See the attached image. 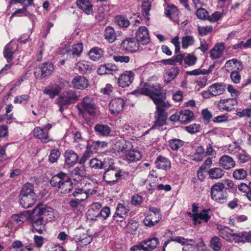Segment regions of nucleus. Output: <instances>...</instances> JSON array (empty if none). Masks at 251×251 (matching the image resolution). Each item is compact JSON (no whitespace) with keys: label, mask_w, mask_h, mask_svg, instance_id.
<instances>
[{"label":"nucleus","mask_w":251,"mask_h":251,"mask_svg":"<svg viewBox=\"0 0 251 251\" xmlns=\"http://www.w3.org/2000/svg\"><path fill=\"white\" fill-rule=\"evenodd\" d=\"M132 94L138 96L145 95L151 99L155 105L168 103L165 101L167 98L166 90L164 89L159 83L155 84L142 82L137 89L134 90Z\"/></svg>","instance_id":"nucleus-1"},{"label":"nucleus","mask_w":251,"mask_h":251,"mask_svg":"<svg viewBox=\"0 0 251 251\" xmlns=\"http://www.w3.org/2000/svg\"><path fill=\"white\" fill-rule=\"evenodd\" d=\"M19 202L25 208L31 207L37 201V196L34 190V184L26 182L24 184L19 195Z\"/></svg>","instance_id":"nucleus-2"},{"label":"nucleus","mask_w":251,"mask_h":251,"mask_svg":"<svg viewBox=\"0 0 251 251\" xmlns=\"http://www.w3.org/2000/svg\"><path fill=\"white\" fill-rule=\"evenodd\" d=\"M107 166L104 169L102 179L107 185L113 186L115 185L123 176L122 171L119 168L115 166L113 158L110 161Z\"/></svg>","instance_id":"nucleus-3"},{"label":"nucleus","mask_w":251,"mask_h":251,"mask_svg":"<svg viewBox=\"0 0 251 251\" xmlns=\"http://www.w3.org/2000/svg\"><path fill=\"white\" fill-rule=\"evenodd\" d=\"M170 105L169 103L156 105V111L154 112V121L151 129L159 128L167 125V113L166 108H169Z\"/></svg>","instance_id":"nucleus-4"},{"label":"nucleus","mask_w":251,"mask_h":251,"mask_svg":"<svg viewBox=\"0 0 251 251\" xmlns=\"http://www.w3.org/2000/svg\"><path fill=\"white\" fill-rule=\"evenodd\" d=\"M107 146V143L105 141L89 140L87 142L86 150L83 153L80 158L79 164L83 165L90 158L91 154L96 152L99 150H101Z\"/></svg>","instance_id":"nucleus-5"},{"label":"nucleus","mask_w":251,"mask_h":251,"mask_svg":"<svg viewBox=\"0 0 251 251\" xmlns=\"http://www.w3.org/2000/svg\"><path fill=\"white\" fill-rule=\"evenodd\" d=\"M225 185L222 182L214 183L210 189L211 199L215 201L223 203L227 200L228 194L224 191Z\"/></svg>","instance_id":"nucleus-6"},{"label":"nucleus","mask_w":251,"mask_h":251,"mask_svg":"<svg viewBox=\"0 0 251 251\" xmlns=\"http://www.w3.org/2000/svg\"><path fill=\"white\" fill-rule=\"evenodd\" d=\"M80 96V93L79 91L73 89L68 90L64 91L62 95L58 97L59 103L61 106L71 105L77 101Z\"/></svg>","instance_id":"nucleus-7"},{"label":"nucleus","mask_w":251,"mask_h":251,"mask_svg":"<svg viewBox=\"0 0 251 251\" xmlns=\"http://www.w3.org/2000/svg\"><path fill=\"white\" fill-rule=\"evenodd\" d=\"M33 210L46 222L51 221L54 218L53 209L46 204L39 203Z\"/></svg>","instance_id":"nucleus-8"},{"label":"nucleus","mask_w":251,"mask_h":251,"mask_svg":"<svg viewBox=\"0 0 251 251\" xmlns=\"http://www.w3.org/2000/svg\"><path fill=\"white\" fill-rule=\"evenodd\" d=\"M120 47L123 50L134 52L139 50V43L134 37H126L122 41Z\"/></svg>","instance_id":"nucleus-9"},{"label":"nucleus","mask_w":251,"mask_h":251,"mask_svg":"<svg viewBox=\"0 0 251 251\" xmlns=\"http://www.w3.org/2000/svg\"><path fill=\"white\" fill-rule=\"evenodd\" d=\"M29 219L31 221L34 230L40 234L43 233V231L45 229V224L44 223V220L41 217L35 213L33 210H32L29 215Z\"/></svg>","instance_id":"nucleus-10"},{"label":"nucleus","mask_w":251,"mask_h":251,"mask_svg":"<svg viewBox=\"0 0 251 251\" xmlns=\"http://www.w3.org/2000/svg\"><path fill=\"white\" fill-rule=\"evenodd\" d=\"M65 164L68 167L74 166L77 163L79 164L78 154L72 150L66 151L64 154Z\"/></svg>","instance_id":"nucleus-11"},{"label":"nucleus","mask_w":251,"mask_h":251,"mask_svg":"<svg viewBox=\"0 0 251 251\" xmlns=\"http://www.w3.org/2000/svg\"><path fill=\"white\" fill-rule=\"evenodd\" d=\"M218 234L220 237L229 242L234 241L236 242L237 233H232L233 230L228 227L223 226H219L217 227Z\"/></svg>","instance_id":"nucleus-12"},{"label":"nucleus","mask_w":251,"mask_h":251,"mask_svg":"<svg viewBox=\"0 0 251 251\" xmlns=\"http://www.w3.org/2000/svg\"><path fill=\"white\" fill-rule=\"evenodd\" d=\"M81 104L86 112L91 116H95L96 105L92 98L88 96L85 97L81 101Z\"/></svg>","instance_id":"nucleus-13"},{"label":"nucleus","mask_w":251,"mask_h":251,"mask_svg":"<svg viewBox=\"0 0 251 251\" xmlns=\"http://www.w3.org/2000/svg\"><path fill=\"white\" fill-rule=\"evenodd\" d=\"M134 79V73L131 71H126L118 78V83L120 87L129 86Z\"/></svg>","instance_id":"nucleus-14"},{"label":"nucleus","mask_w":251,"mask_h":251,"mask_svg":"<svg viewBox=\"0 0 251 251\" xmlns=\"http://www.w3.org/2000/svg\"><path fill=\"white\" fill-rule=\"evenodd\" d=\"M125 100L121 98H117L112 100L109 103V110L112 114H117L123 110Z\"/></svg>","instance_id":"nucleus-15"},{"label":"nucleus","mask_w":251,"mask_h":251,"mask_svg":"<svg viewBox=\"0 0 251 251\" xmlns=\"http://www.w3.org/2000/svg\"><path fill=\"white\" fill-rule=\"evenodd\" d=\"M137 42L143 45L149 43L150 38L148 28L146 26H140L136 32V38Z\"/></svg>","instance_id":"nucleus-16"},{"label":"nucleus","mask_w":251,"mask_h":251,"mask_svg":"<svg viewBox=\"0 0 251 251\" xmlns=\"http://www.w3.org/2000/svg\"><path fill=\"white\" fill-rule=\"evenodd\" d=\"M112 157H106L101 160L97 158H94L90 160L89 164L92 169H104L107 166L108 164H110V160Z\"/></svg>","instance_id":"nucleus-17"},{"label":"nucleus","mask_w":251,"mask_h":251,"mask_svg":"<svg viewBox=\"0 0 251 251\" xmlns=\"http://www.w3.org/2000/svg\"><path fill=\"white\" fill-rule=\"evenodd\" d=\"M18 47V45L16 42L12 41L5 46L3 53L7 62H9L12 60L13 55L17 50Z\"/></svg>","instance_id":"nucleus-18"},{"label":"nucleus","mask_w":251,"mask_h":251,"mask_svg":"<svg viewBox=\"0 0 251 251\" xmlns=\"http://www.w3.org/2000/svg\"><path fill=\"white\" fill-rule=\"evenodd\" d=\"M69 176L68 174L60 172L51 177L50 183L52 186L56 187L58 188L60 185H61L64 181H66V179Z\"/></svg>","instance_id":"nucleus-19"},{"label":"nucleus","mask_w":251,"mask_h":251,"mask_svg":"<svg viewBox=\"0 0 251 251\" xmlns=\"http://www.w3.org/2000/svg\"><path fill=\"white\" fill-rule=\"evenodd\" d=\"M33 136L41 140L42 143H47L50 140L49 138V132L48 130H45V129L38 126L34 128L33 130Z\"/></svg>","instance_id":"nucleus-20"},{"label":"nucleus","mask_w":251,"mask_h":251,"mask_svg":"<svg viewBox=\"0 0 251 251\" xmlns=\"http://www.w3.org/2000/svg\"><path fill=\"white\" fill-rule=\"evenodd\" d=\"M117 71H118V68L116 65L112 63H107L100 65L97 70V73L100 75H113Z\"/></svg>","instance_id":"nucleus-21"},{"label":"nucleus","mask_w":251,"mask_h":251,"mask_svg":"<svg viewBox=\"0 0 251 251\" xmlns=\"http://www.w3.org/2000/svg\"><path fill=\"white\" fill-rule=\"evenodd\" d=\"M76 4L78 8L89 15L94 13L93 5L89 0H77Z\"/></svg>","instance_id":"nucleus-22"},{"label":"nucleus","mask_w":251,"mask_h":251,"mask_svg":"<svg viewBox=\"0 0 251 251\" xmlns=\"http://www.w3.org/2000/svg\"><path fill=\"white\" fill-rule=\"evenodd\" d=\"M75 88L84 90L89 85L88 80L86 77L82 75L75 76L72 81Z\"/></svg>","instance_id":"nucleus-23"},{"label":"nucleus","mask_w":251,"mask_h":251,"mask_svg":"<svg viewBox=\"0 0 251 251\" xmlns=\"http://www.w3.org/2000/svg\"><path fill=\"white\" fill-rule=\"evenodd\" d=\"M236 103V100L234 99L221 100L218 104V107L221 110L230 111L234 108L233 106Z\"/></svg>","instance_id":"nucleus-24"},{"label":"nucleus","mask_w":251,"mask_h":251,"mask_svg":"<svg viewBox=\"0 0 251 251\" xmlns=\"http://www.w3.org/2000/svg\"><path fill=\"white\" fill-rule=\"evenodd\" d=\"M159 242L158 239L154 237L142 240L140 243L144 246V251H152L157 247Z\"/></svg>","instance_id":"nucleus-25"},{"label":"nucleus","mask_w":251,"mask_h":251,"mask_svg":"<svg viewBox=\"0 0 251 251\" xmlns=\"http://www.w3.org/2000/svg\"><path fill=\"white\" fill-rule=\"evenodd\" d=\"M76 69L81 74H90L93 70L92 64L85 60L78 62L76 65Z\"/></svg>","instance_id":"nucleus-26"},{"label":"nucleus","mask_w":251,"mask_h":251,"mask_svg":"<svg viewBox=\"0 0 251 251\" xmlns=\"http://www.w3.org/2000/svg\"><path fill=\"white\" fill-rule=\"evenodd\" d=\"M53 64L49 62H46L39 67V69L41 71L40 78L43 79L51 75L54 70Z\"/></svg>","instance_id":"nucleus-27"},{"label":"nucleus","mask_w":251,"mask_h":251,"mask_svg":"<svg viewBox=\"0 0 251 251\" xmlns=\"http://www.w3.org/2000/svg\"><path fill=\"white\" fill-rule=\"evenodd\" d=\"M219 163L225 170H229L235 166L234 159L227 155L222 156L219 159Z\"/></svg>","instance_id":"nucleus-28"},{"label":"nucleus","mask_w":251,"mask_h":251,"mask_svg":"<svg viewBox=\"0 0 251 251\" xmlns=\"http://www.w3.org/2000/svg\"><path fill=\"white\" fill-rule=\"evenodd\" d=\"M156 167L158 169L167 170L171 168V164L170 160L161 155L158 156L155 161Z\"/></svg>","instance_id":"nucleus-29"},{"label":"nucleus","mask_w":251,"mask_h":251,"mask_svg":"<svg viewBox=\"0 0 251 251\" xmlns=\"http://www.w3.org/2000/svg\"><path fill=\"white\" fill-rule=\"evenodd\" d=\"M226 85L225 83H215L209 86V91L212 96H216L222 94L226 90Z\"/></svg>","instance_id":"nucleus-30"},{"label":"nucleus","mask_w":251,"mask_h":251,"mask_svg":"<svg viewBox=\"0 0 251 251\" xmlns=\"http://www.w3.org/2000/svg\"><path fill=\"white\" fill-rule=\"evenodd\" d=\"M61 90V87L55 84L45 87L43 92L44 94L49 95L50 99H53L55 96L59 95Z\"/></svg>","instance_id":"nucleus-31"},{"label":"nucleus","mask_w":251,"mask_h":251,"mask_svg":"<svg viewBox=\"0 0 251 251\" xmlns=\"http://www.w3.org/2000/svg\"><path fill=\"white\" fill-rule=\"evenodd\" d=\"M194 117V113L191 110L185 109L179 112L180 123L182 124H187L191 122Z\"/></svg>","instance_id":"nucleus-32"},{"label":"nucleus","mask_w":251,"mask_h":251,"mask_svg":"<svg viewBox=\"0 0 251 251\" xmlns=\"http://www.w3.org/2000/svg\"><path fill=\"white\" fill-rule=\"evenodd\" d=\"M96 133L100 136H108L111 132V129L107 125L98 124L94 126Z\"/></svg>","instance_id":"nucleus-33"},{"label":"nucleus","mask_w":251,"mask_h":251,"mask_svg":"<svg viewBox=\"0 0 251 251\" xmlns=\"http://www.w3.org/2000/svg\"><path fill=\"white\" fill-rule=\"evenodd\" d=\"M207 173L211 179H218L223 177L225 172L220 168L214 167L210 169Z\"/></svg>","instance_id":"nucleus-34"},{"label":"nucleus","mask_w":251,"mask_h":251,"mask_svg":"<svg viewBox=\"0 0 251 251\" xmlns=\"http://www.w3.org/2000/svg\"><path fill=\"white\" fill-rule=\"evenodd\" d=\"M225 46L223 43H218L210 50V57L213 59L219 58L222 55Z\"/></svg>","instance_id":"nucleus-35"},{"label":"nucleus","mask_w":251,"mask_h":251,"mask_svg":"<svg viewBox=\"0 0 251 251\" xmlns=\"http://www.w3.org/2000/svg\"><path fill=\"white\" fill-rule=\"evenodd\" d=\"M179 69L177 67L171 68L164 75V82L166 83L170 82L179 74Z\"/></svg>","instance_id":"nucleus-36"},{"label":"nucleus","mask_w":251,"mask_h":251,"mask_svg":"<svg viewBox=\"0 0 251 251\" xmlns=\"http://www.w3.org/2000/svg\"><path fill=\"white\" fill-rule=\"evenodd\" d=\"M74 185L72 179L69 176L61 185L58 188V191L62 194H68L73 190Z\"/></svg>","instance_id":"nucleus-37"},{"label":"nucleus","mask_w":251,"mask_h":251,"mask_svg":"<svg viewBox=\"0 0 251 251\" xmlns=\"http://www.w3.org/2000/svg\"><path fill=\"white\" fill-rule=\"evenodd\" d=\"M104 54L103 50L99 47L92 48L89 51L90 58L93 61H98L102 57Z\"/></svg>","instance_id":"nucleus-38"},{"label":"nucleus","mask_w":251,"mask_h":251,"mask_svg":"<svg viewBox=\"0 0 251 251\" xmlns=\"http://www.w3.org/2000/svg\"><path fill=\"white\" fill-rule=\"evenodd\" d=\"M161 219V215H147L143 220V223L147 226L151 227L157 224Z\"/></svg>","instance_id":"nucleus-39"},{"label":"nucleus","mask_w":251,"mask_h":251,"mask_svg":"<svg viewBox=\"0 0 251 251\" xmlns=\"http://www.w3.org/2000/svg\"><path fill=\"white\" fill-rule=\"evenodd\" d=\"M130 211L128 206L124 204L119 203L116 208L115 215H120V218L126 219Z\"/></svg>","instance_id":"nucleus-40"},{"label":"nucleus","mask_w":251,"mask_h":251,"mask_svg":"<svg viewBox=\"0 0 251 251\" xmlns=\"http://www.w3.org/2000/svg\"><path fill=\"white\" fill-rule=\"evenodd\" d=\"M104 38L110 43H112L116 40L117 35L114 29L111 26H107L104 30Z\"/></svg>","instance_id":"nucleus-41"},{"label":"nucleus","mask_w":251,"mask_h":251,"mask_svg":"<svg viewBox=\"0 0 251 251\" xmlns=\"http://www.w3.org/2000/svg\"><path fill=\"white\" fill-rule=\"evenodd\" d=\"M185 144V142L177 138H172L168 141L169 147L173 151H178Z\"/></svg>","instance_id":"nucleus-42"},{"label":"nucleus","mask_w":251,"mask_h":251,"mask_svg":"<svg viewBox=\"0 0 251 251\" xmlns=\"http://www.w3.org/2000/svg\"><path fill=\"white\" fill-rule=\"evenodd\" d=\"M74 191L69 196H73L77 198L78 200L84 201L87 199V196L83 192L82 187L79 188L76 184L74 185Z\"/></svg>","instance_id":"nucleus-43"},{"label":"nucleus","mask_w":251,"mask_h":251,"mask_svg":"<svg viewBox=\"0 0 251 251\" xmlns=\"http://www.w3.org/2000/svg\"><path fill=\"white\" fill-rule=\"evenodd\" d=\"M238 188L240 191L245 193V195L248 199L251 201V181L248 184L245 183H241L238 185Z\"/></svg>","instance_id":"nucleus-44"},{"label":"nucleus","mask_w":251,"mask_h":251,"mask_svg":"<svg viewBox=\"0 0 251 251\" xmlns=\"http://www.w3.org/2000/svg\"><path fill=\"white\" fill-rule=\"evenodd\" d=\"M83 192L87 196V199L97 192L96 187L92 183H86L82 187Z\"/></svg>","instance_id":"nucleus-45"},{"label":"nucleus","mask_w":251,"mask_h":251,"mask_svg":"<svg viewBox=\"0 0 251 251\" xmlns=\"http://www.w3.org/2000/svg\"><path fill=\"white\" fill-rule=\"evenodd\" d=\"M251 242V232L246 231L237 233L236 243Z\"/></svg>","instance_id":"nucleus-46"},{"label":"nucleus","mask_w":251,"mask_h":251,"mask_svg":"<svg viewBox=\"0 0 251 251\" xmlns=\"http://www.w3.org/2000/svg\"><path fill=\"white\" fill-rule=\"evenodd\" d=\"M126 157L130 162H133L139 160L142 155L139 151H131L126 154Z\"/></svg>","instance_id":"nucleus-47"},{"label":"nucleus","mask_w":251,"mask_h":251,"mask_svg":"<svg viewBox=\"0 0 251 251\" xmlns=\"http://www.w3.org/2000/svg\"><path fill=\"white\" fill-rule=\"evenodd\" d=\"M209 247L212 251H220L222 247V244L220 241V239L217 237H213L209 242Z\"/></svg>","instance_id":"nucleus-48"},{"label":"nucleus","mask_w":251,"mask_h":251,"mask_svg":"<svg viewBox=\"0 0 251 251\" xmlns=\"http://www.w3.org/2000/svg\"><path fill=\"white\" fill-rule=\"evenodd\" d=\"M165 14L171 19L175 18L178 16V10L174 5L168 6L165 9Z\"/></svg>","instance_id":"nucleus-49"},{"label":"nucleus","mask_w":251,"mask_h":251,"mask_svg":"<svg viewBox=\"0 0 251 251\" xmlns=\"http://www.w3.org/2000/svg\"><path fill=\"white\" fill-rule=\"evenodd\" d=\"M115 22L121 27H127L129 26L130 22L127 18L123 15H117L115 17Z\"/></svg>","instance_id":"nucleus-50"},{"label":"nucleus","mask_w":251,"mask_h":251,"mask_svg":"<svg viewBox=\"0 0 251 251\" xmlns=\"http://www.w3.org/2000/svg\"><path fill=\"white\" fill-rule=\"evenodd\" d=\"M210 210V209H204L200 213H194V219L200 218L201 220H204L206 223L208 222L211 217L208 214Z\"/></svg>","instance_id":"nucleus-51"},{"label":"nucleus","mask_w":251,"mask_h":251,"mask_svg":"<svg viewBox=\"0 0 251 251\" xmlns=\"http://www.w3.org/2000/svg\"><path fill=\"white\" fill-rule=\"evenodd\" d=\"M248 176L247 172L243 169H238L233 173V176L238 180H242L246 178Z\"/></svg>","instance_id":"nucleus-52"},{"label":"nucleus","mask_w":251,"mask_h":251,"mask_svg":"<svg viewBox=\"0 0 251 251\" xmlns=\"http://www.w3.org/2000/svg\"><path fill=\"white\" fill-rule=\"evenodd\" d=\"M194 43L193 37L190 35H186L182 38V48L187 49L189 46L193 45Z\"/></svg>","instance_id":"nucleus-53"},{"label":"nucleus","mask_w":251,"mask_h":251,"mask_svg":"<svg viewBox=\"0 0 251 251\" xmlns=\"http://www.w3.org/2000/svg\"><path fill=\"white\" fill-rule=\"evenodd\" d=\"M72 175L80 177H84L86 176V172L83 165L75 167L72 172Z\"/></svg>","instance_id":"nucleus-54"},{"label":"nucleus","mask_w":251,"mask_h":251,"mask_svg":"<svg viewBox=\"0 0 251 251\" xmlns=\"http://www.w3.org/2000/svg\"><path fill=\"white\" fill-rule=\"evenodd\" d=\"M60 152L58 149H52L50 151L49 160L50 163L56 162L60 156Z\"/></svg>","instance_id":"nucleus-55"},{"label":"nucleus","mask_w":251,"mask_h":251,"mask_svg":"<svg viewBox=\"0 0 251 251\" xmlns=\"http://www.w3.org/2000/svg\"><path fill=\"white\" fill-rule=\"evenodd\" d=\"M83 50V44L78 43L73 46L71 52L73 55L79 56Z\"/></svg>","instance_id":"nucleus-56"},{"label":"nucleus","mask_w":251,"mask_h":251,"mask_svg":"<svg viewBox=\"0 0 251 251\" xmlns=\"http://www.w3.org/2000/svg\"><path fill=\"white\" fill-rule=\"evenodd\" d=\"M110 214V208L109 206H104L98 212L96 217H101L103 220H106Z\"/></svg>","instance_id":"nucleus-57"},{"label":"nucleus","mask_w":251,"mask_h":251,"mask_svg":"<svg viewBox=\"0 0 251 251\" xmlns=\"http://www.w3.org/2000/svg\"><path fill=\"white\" fill-rule=\"evenodd\" d=\"M143 201V198L142 196L138 194H134L131 196V203L135 206L140 205L142 203Z\"/></svg>","instance_id":"nucleus-58"},{"label":"nucleus","mask_w":251,"mask_h":251,"mask_svg":"<svg viewBox=\"0 0 251 251\" xmlns=\"http://www.w3.org/2000/svg\"><path fill=\"white\" fill-rule=\"evenodd\" d=\"M196 15L199 19L202 20H208L209 16L207 11L203 8H199L196 12Z\"/></svg>","instance_id":"nucleus-59"},{"label":"nucleus","mask_w":251,"mask_h":251,"mask_svg":"<svg viewBox=\"0 0 251 251\" xmlns=\"http://www.w3.org/2000/svg\"><path fill=\"white\" fill-rule=\"evenodd\" d=\"M151 6V2L149 0H147L143 1L142 5V11L145 16H149Z\"/></svg>","instance_id":"nucleus-60"},{"label":"nucleus","mask_w":251,"mask_h":251,"mask_svg":"<svg viewBox=\"0 0 251 251\" xmlns=\"http://www.w3.org/2000/svg\"><path fill=\"white\" fill-rule=\"evenodd\" d=\"M186 130L191 134L199 132L201 126L199 124H193L185 127Z\"/></svg>","instance_id":"nucleus-61"},{"label":"nucleus","mask_w":251,"mask_h":251,"mask_svg":"<svg viewBox=\"0 0 251 251\" xmlns=\"http://www.w3.org/2000/svg\"><path fill=\"white\" fill-rule=\"evenodd\" d=\"M29 100V96L28 95H22L17 96L15 98L14 102L15 104H22L24 102L28 101Z\"/></svg>","instance_id":"nucleus-62"},{"label":"nucleus","mask_w":251,"mask_h":251,"mask_svg":"<svg viewBox=\"0 0 251 251\" xmlns=\"http://www.w3.org/2000/svg\"><path fill=\"white\" fill-rule=\"evenodd\" d=\"M197 57L193 54H188L184 57V62L189 66L194 65L197 61Z\"/></svg>","instance_id":"nucleus-63"},{"label":"nucleus","mask_w":251,"mask_h":251,"mask_svg":"<svg viewBox=\"0 0 251 251\" xmlns=\"http://www.w3.org/2000/svg\"><path fill=\"white\" fill-rule=\"evenodd\" d=\"M139 226V223L135 220L133 221L128 226V232L133 235H135Z\"/></svg>","instance_id":"nucleus-64"}]
</instances>
